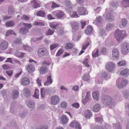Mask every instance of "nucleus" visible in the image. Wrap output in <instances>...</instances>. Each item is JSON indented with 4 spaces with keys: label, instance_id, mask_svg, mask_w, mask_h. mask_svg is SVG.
Here are the masks:
<instances>
[{
    "label": "nucleus",
    "instance_id": "22",
    "mask_svg": "<svg viewBox=\"0 0 129 129\" xmlns=\"http://www.w3.org/2000/svg\"><path fill=\"white\" fill-rule=\"evenodd\" d=\"M101 108V106L99 104H96L93 107L92 111L95 112H98Z\"/></svg>",
    "mask_w": 129,
    "mask_h": 129
},
{
    "label": "nucleus",
    "instance_id": "50",
    "mask_svg": "<svg viewBox=\"0 0 129 129\" xmlns=\"http://www.w3.org/2000/svg\"><path fill=\"white\" fill-rule=\"evenodd\" d=\"M39 91L37 89H36L35 90L34 93V96L37 99H38L39 98Z\"/></svg>",
    "mask_w": 129,
    "mask_h": 129
},
{
    "label": "nucleus",
    "instance_id": "63",
    "mask_svg": "<svg viewBox=\"0 0 129 129\" xmlns=\"http://www.w3.org/2000/svg\"><path fill=\"white\" fill-rule=\"evenodd\" d=\"M72 106L73 107L76 108H78L79 106V104L77 103H74L72 104Z\"/></svg>",
    "mask_w": 129,
    "mask_h": 129
},
{
    "label": "nucleus",
    "instance_id": "20",
    "mask_svg": "<svg viewBox=\"0 0 129 129\" xmlns=\"http://www.w3.org/2000/svg\"><path fill=\"white\" fill-rule=\"evenodd\" d=\"M23 94L27 98L30 95V92L29 89L27 88H24L23 89Z\"/></svg>",
    "mask_w": 129,
    "mask_h": 129
},
{
    "label": "nucleus",
    "instance_id": "14",
    "mask_svg": "<svg viewBox=\"0 0 129 129\" xmlns=\"http://www.w3.org/2000/svg\"><path fill=\"white\" fill-rule=\"evenodd\" d=\"M6 62H9L12 64H19L20 62L17 61L16 59H13V60H12L11 58H9L7 59L6 61Z\"/></svg>",
    "mask_w": 129,
    "mask_h": 129
},
{
    "label": "nucleus",
    "instance_id": "3",
    "mask_svg": "<svg viewBox=\"0 0 129 129\" xmlns=\"http://www.w3.org/2000/svg\"><path fill=\"white\" fill-rule=\"evenodd\" d=\"M118 79L116 82V85L118 88L121 89L125 87L127 85L128 83V80L125 79H123L120 81Z\"/></svg>",
    "mask_w": 129,
    "mask_h": 129
},
{
    "label": "nucleus",
    "instance_id": "42",
    "mask_svg": "<svg viewBox=\"0 0 129 129\" xmlns=\"http://www.w3.org/2000/svg\"><path fill=\"white\" fill-rule=\"evenodd\" d=\"M48 126L46 125L40 126L34 128L33 129H48Z\"/></svg>",
    "mask_w": 129,
    "mask_h": 129
},
{
    "label": "nucleus",
    "instance_id": "33",
    "mask_svg": "<svg viewBox=\"0 0 129 129\" xmlns=\"http://www.w3.org/2000/svg\"><path fill=\"white\" fill-rule=\"evenodd\" d=\"M102 20V18L101 16H99L96 18L95 21V24L97 25L100 24Z\"/></svg>",
    "mask_w": 129,
    "mask_h": 129
},
{
    "label": "nucleus",
    "instance_id": "1",
    "mask_svg": "<svg viewBox=\"0 0 129 129\" xmlns=\"http://www.w3.org/2000/svg\"><path fill=\"white\" fill-rule=\"evenodd\" d=\"M125 31L124 30H120L118 29L115 31L114 34L115 38L119 42H121L125 37Z\"/></svg>",
    "mask_w": 129,
    "mask_h": 129
},
{
    "label": "nucleus",
    "instance_id": "28",
    "mask_svg": "<svg viewBox=\"0 0 129 129\" xmlns=\"http://www.w3.org/2000/svg\"><path fill=\"white\" fill-rule=\"evenodd\" d=\"M27 106L30 108H33L35 106L34 103L32 101H28L26 102Z\"/></svg>",
    "mask_w": 129,
    "mask_h": 129
},
{
    "label": "nucleus",
    "instance_id": "43",
    "mask_svg": "<svg viewBox=\"0 0 129 129\" xmlns=\"http://www.w3.org/2000/svg\"><path fill=\"white\" fill-rule=\"evenodd\" d=\"M65 5L68 8H71V3L69 0H66L65 1Z\"/></svg>",
    "mask_w": 129,
    "mask_h": 129
},
{
    "label": "nucleus",
    "instance_id": "21",
    "mask_svg": "<svg viewBox=\"0 0 129 129\" xmlns=\"http://www.w3.org/2000/svg\"><path fill=\"white\" fill-rule=\"evenodd\" d=\"M31 6L34 8H36L40 7V5L36 0H33L31 2Z\"/></svg>",
    "mask_w": 129,
    "mask_h": 129
},
{
    "label": "nucleus",
    "instance_id": "52",
    "mask_svg": "<svg viewBox=\"0 0 129 129\" xmlns=\"http://www.w3.org/2000/svg\"><path fill=\"white\" fill-rule=\"evenodd\" d=\"M58 25L57 24H50V27L53 29H56L57 28Z\"/></svg>",
    "mask_w": 129,
    "mask_h": 129
},
{
    "label": "nucleus",
    "instance_id": "48",
    "mask_svg": "<svg viewBox=\"0 0 129 129\" xmlns=\"http://www.w3.org/2000/svg\"><path fill=\"white\" fill-rule=\"evenodd\" d=\"M58 45V44H53L50 46L51 50H53L54 48L57 47Z\"/></svg>",
    "mask_w": 129,
    "mask_h": 129
},
{
    "label": "nucleus",
    "instance_id": "27",
    "mask_svg": "<svg viewBox=\"0 0 129 129\" xmlns=\"http://www.w3.org/2000/svg\"><path fill=\"white\" fill-rule=\"evenodd\" d=\"M15 11L14 10L13 7L12 6H10L8 8V13L10 15H12L14 13Z\"/></svg>",
    "mask_w": 129,
    "mask_h": 129
},
{
    "label": "nucleus",
    "instance_id": "45",
    "mask_svg": "<svg viewBox=\"0 0 129 129\" xmlns=\"http://www.w3.org/2000/svg\"><path fill=\"white\" fill-rule=\"evenodd\" d=\"M122 94L124 98H127L129 97V92L126 90L124 91Z\"/></svg>",
    "mask_w": 129,
    "mask_h": 129
},
{
    "label": "nucleus",
    "instance_id": "54",
    "mask_svg": "<svg viewBox=\"0 0 129 129\" xmlns=\"http://www.w3.org/2000/svg\"><path fill=\"white\" fill-rule=\"evenodd\" d=\"M98 52L99 49H97L96 52L95 53H94L93 52L92 53V56L94 57H96L97 56H99V55H98Z\"/></svg>",
    "mask_w": 129,
    "mask_h": 129
},
{
    "label": "nucleus",
    "instance_id": "34",
    "mask_svg": "<svg viewBox=\"0 0 129 129\" xmlns=\"http://www.w3.org/2000/svg\"><path fill=\"white\" fill-rule=\"evenodd\" d=\"M73 47V44L71 43H68L65 45V48L67 49H72Z\"/></svg>",
    "mask_w": 129,
    "mask_h": 129
},
{
    "label": "nucleus",
    "instance_id": "17",
    "mask_svg": "<svg viewBox=\"0 0 129 129\" xmlns=\"http://www.w3.org/2000/svg\"><path fill=\"white\" fill-rule=\"evenodd\" d=\"M22 83L23 85L26 86L28 85L30 83L29 80L28 78L24 77L22 79Z\"/></svg>",
    "mask_w": 129,
    "mask_h": 129
},
{
    "label": "nucleus",
    "instance_id": "30",
    "mask_svg": "<svg viewBox=\"0 0 129 129\" xmlns=\"http://www.w3.org/2000/svg\"><path fill=\"white\" fill-rule=\"evenodd\" d=\"M36 14L37 16L43 17H45L46 15L45 12L42 10L37 12H36Z\"/></svg>",
    "mask_w": 129,
    "mask_h": 129
},
{
    "label": "nucleus",
    "instance_id": "59",
    "mask_svg": "<svg viewBox=\"0 0 129 129\" xmlns=\"http://www.w3.org/2000/svg\"><path fill=\"white\" fill-rule=\"evenodd\" d=\"M21 42V39H20L17 38L14 41V43L17 44H19Z\"/></svg>",
    "mask_w": 129,
    "mask_h": 129
},
{
    "label": "nucleus",
    "instance_id": "56",
    "mask_svg": "<svg viewBox=\"0 0 129 129\" xmlns=\"http://www.w3.org/2000/svg\"><path fill=\"white\" fill-rule=\"evenodd\" d=\"M34 24L37 26H43L44 25L43 23L41 22H35L34 23Z\"/></svg>",
    "mask_w": 129,
    "mask_h": 129
},
{
    "label": "nucleus",
    "instance_id": "10",
    "mask_svg": "<svg viewBox=\"0 0 129 129\" xmlns=\"http://www.w3.org/2000/svg\"><path fill=\"white\" fill-rule=\"evenodd\" d=\"M8 47V42L6 41H4L0 44V49L3 50H6Z\"/></svg>",
    "mask_w": 129,
    "mask_h": 129
},
{
    "label": "nucleus",
    "instance_id": "35",
    "mask_svg": "<svg viewBox=\"0 0 129 129\" xmlns=\"http://www.w3.org/2000/svg\"><path fill=\"white\" fill-rule=\"evenodd\" d=\"M92 26L89 25L87 26V29L85 31V33L87 35H89L92 31Z\"/></svg>",
    "mask_w": 129,
    "mask_h": 129
},
{
    "label": "nucleus",
    "instance_id": "53",
    "mask_svg": "<svg viewBox=\"0 0 129 129\" xmlns=\"http://www.w3.org/2000/svg\"><path fill=\"white\" fill-rule=\"evenodd\" d=\"M113 126L116 129H121V125L120 123L117 124H114Z\"/></svg>",
    "mask_w": 129,
    "mask_h": 129
},
{
    "label": "nucleus",
    "instance_id": "46",
    "mask_svg": "<svg viewBox=\"0 0 129 129\" xmlns=\"http://www.w3.org/2000/svg\"><path fill=\"white\" fill-rule=\"evenodd\" d=\"M111 5L113 8L116 9L118 6V4L117 2H113L110 4Z\"/></svg>",
    "mask_w": 129,
    "mask_h": 129
},
{
    "label": "nucleus",
    "instance_id": "62",
    "mask_svg": "<svg viewBox=\"0 0 129 129\" xmlns=\"http://www.w3.org/2000/svg\"><path fill=\"white\" fill-rule=\"evenodd\" d=\"M67 106V103L65 102H63L61 103V106L62 108H65Z\"/></svg>",
    "mask_w": 129,
    "mask_h": 129
},
{
    "label": "nucleus",
    "instance_id": "26",
    "mask_svg": "<svg viewBox=\"0 0 129 129\" xmlns=\"http://www.w3.org/2000/svg\"><path fill=\"white\" fill-rule=\"evenodd\" d=\"M127 24V21L125 19H123L122 20L121 24L119 25V26L121 28L124 27Z\"/></svg>",
    "mask_w": 129,
    "mask_h": 129
},
{
    "label": "nucleus",
    "instance_id": "55",
    "mask_svg": "<svg viewBox=\"0 0 129 129\" xmlns=\"http://www.w3.org/2000/svg\"><path fill=\"white\" fill-rule=\"evenodd\" d=\"M21 19L25 20H28L30 19V18L29 17L25 15H23L21 17Z\"/></svg>",
    "mask_w": 129,
    "mask_h": 129
},
{
    "label": "nucleus",
    "instance_id": "40",
    "mask_svg": "<svg viewBox=\"0 0 129 129\" xmlns=\"http://www.w3.org/2000/svg\"><path fill=\"white\" fill-rule=\"evenodd\" d=\"M47 91V90L45 88H43L41 89V93L42 97L43 98L44 97Z\"/></svg>",
    "mask_w": 129,
    "mask_h": 129
},
{
    "label": "nucleus",
    "instance_id": "23",
    "mask_svg": "<svg viewBox=\"0 0 129 129\" xmlns=\"http://www.w3.org/2000/svg\"><path fill=\"white\" fill-rule=\"evenodd\" d=\"M61 122L63 124L67 123L68 121V119L66 116L64 115H63L60 118Z\"/></svg>",
    "mask_w": 129,
    "mask_h": 129
},
{
    "label": "nucleus",
    "instance_id": "16",
    "mask_svg": "<svg viewBox=\"0 0 129 129\" xmlns=\"http://www.w3.org/2000/svg\"><path fill=\"white\" fill-rule=\"evenodd\" d=\"M115 65H106V68L109 72H112L114 70Z\"/></svg>",
    "mask_w": 129,
    "mask_h": 129
},
{
    "label": "nucleus",
    "instance_id": "51",
    "mask_svg": "<svg viewBox=\"0 0 129 129\" xmlns=\"http://www.w3.org/2000/svg\"><path fill=\"white\" fill-rule=\"evenodd\" d=\"M105 33V31L104 29H100L99 34L100 36H102Z\"/></svg>",
    "mask_w": 129,
    "mask_h": 129
},
{
    "label": "nucleus",
    "instance_id": "2",
    "mask_svg": "<svg viewBox=\"0 0 129 129\" xmlns=\"http://www.w3.org/2000/svg\"><path fill=\"white\" fill-rule=\"evenodd\" d=\"M116 100V99H112L109 96L106 95L102 97V102L105 105H110L113 104Z\"/></svg>",
    "mask_w": 129,
    "mask_h": 129
},
{
    "label": "nucleus",
    "instance_id": "61",
    "mask_svg": "<svg viewBox=\"0 0 129 129\" xmlns=\"http://www.w3.org/2000/svg\"><path fill=\"white\" fill-rule=\"evenodd\" d=\"M2 68L4 70H7L11 69V67L9 66L8 65H3Z\"/></svg>",
    "mask_w": 129,
    "mask_h": 129
},
{
    "label": "nucleus",
    "instance_id": "47",
    "mask_svg": "<svg viewBox=\"0 0 129 129\" xmlns=\"http://www.w3.org/2000/svg\"><path fill=\"white\" fill-rule=\"evenodd\" d=\"M15 32L12 30H9L7 32L6 34V36H8L9 35L12 34L15 35Z\"/></svg>",
    "mask_w": 129,
    "mask_h": 129
},
{
    "label": "nucleus",
    "instance_id": "18",
    "mask_svg": "<svg viewBox=\"0 0 129 129\" xmlns=\"http://www.w3.org/2000/svg\"><path fill=\"white\" fill-rule=\"evenodd\" d=\"M83 113L85 114V118H89L92 115V113L90 110H88L83 111Z\"/></svg>",
    "mask_w": 129,
    "mask_h": 129
},
{
    "label": "nucleus",
    "instance_id": "13",
    "mask_svg": "<svg viewBox=\"0 0 129 129\" xmlns=\"http://www.w3.org/2000/svg\"><path fill=\"white\" fill-rule=\"evenodd\" d=\"M70 126L72 127H74L76 129H81V128L79 124L76 122H72Z\"/></svg>",
    "mask_w": 129,
    "mask_h": 129
},
{
    "label": "nucleus",
    "instance_id": "19",
    "mask_svg": "<svg viewBox=\"0 0 129 129\" xmlns=\"http://www.w3.org/2000/svg\"><path fill=\"white\" fill-rule=\"evenodd\" d=\"M120 74L121 75L125 77H127L129 74V70L128 69H125L121 72Z\"/></svg>",
    "mask_w": 129,
    "mask_h": 129
},
{
    "label": "nucleus",
    "instance_id": "15",
    "mask_svg": "<svg viewBox=\"0 0 129 129\" xmlns=\"http://www.w3.org/2000/svg\"><path fill=\"white\" fill-rule=\"evenodd\" d=\"M20 33V34L25 35L28 33L29 31L28 29L25 27H23L21 28L19 30Z\"/></svg>",
    "mask_w": 129,
    "mask_h": 129
},
{
    "label": "nucleus",
    "instance_id": "49",
    "mask_svg": "<svg viewBox=\"0 0 129 129\" xmlns=\"http://www.w3.org/2000/svg\"><path fill=\"white\" fill-rule=\"evenodd\" d=\"M23 24L25 27H26V28H27L28 30V29H30V28L32 27V25L30 24H28L23 23Z\"/></svg>",
    "mask_w": 129,
    "mask_h": 129
},
{
    "label": "nucleus",
    "instance_id": "12",
    "mask_svg": "<svg viewBox=\"0 0 129 129\" xmlns=\"http://www.w3.org/2000/svg\"><path fill=\"white\" fill-rule=\"evenodd\" d=\"M53 82V80L51 79V76L49 75L47 76V80L44 83V85L45 86H48L51 84Z\"/></svg>",
    "mask_w": 129,
    "mask_h": 129
},
{
    "label": "nucleus",
    "instance_id": "5",
    "mask_svg": "<svg viewBox=\"0 0 129 129\" xmlns=\"http://www.w3.org/2000/svg\"><path fill=\"white\" fill-rule=\"evenodd\" d=\"M38 52V56L41 57L47 56L49 54L47 50L45 48L39 49Z\"/></svg>",
    "mask_w": 129,
    "mask_h": 129
},
{
    "label": "nucleus",
    "instance_id": "32",
    "mask_svg": "<svg viewBox=\"0 0 129 129\" xmlns=\"http://www.w3.org/2000/svg\"><path fill=\"white\" fill-rule=\"evenodd\" d=\"M122 5L124 7L129 6V0H124L122 2Z\"/></svg>",
    "mask_w": 129,
    "mask_h": 129
},
{
    "label": "nucleus",
    "instance_id": "11",
    "mask_svg": "<svg viewBox=\"0 0 129 129\" xmlns=\"http://www.w3.org/2000/svg\"><path fill=\"white\" fill-rule=\"evenodd\" d=\"M48 70V67L45 66L41 67L39 71L40 73L41 74L47 73Z\"/></svg>",
    "mask_w": 129,
    "mask_h": 129
},
{
    "label": "nucleus",
    "instance_id": "4",
    "mask_svg": "<svg viewBox=\"0 0 129 129\" xmlns=\"http://www.w3.org/2000/svg\"><path fill=\"white\" fill-rule=\"evenodd\" d=\"M121 51L123 54H126L129 52V44L127 43H123L121 45Z\"/></svg>",
    "mask_w": 129,
    "mask_h": 129
},
{
    "label": "nucleus",
    "instance_id": "37",
    "mask_svg": "<svg viewBox=\"0 0 129 129\" xmlns=\"http://www.w3.org/2000/svg\"><path fill=\"white\" fill-rule=\"evenodd\" d=\"M54 32V30L51 29L49 28L45 33V34L47 36L51 35L53 34Z\"/></svg>",
    "mask_w": 129,
    "mask_h": 129
},
{
    "label": "nucleus",
    "instance_id": "60",
    "mask_svg": "<svg viewBox=\"0 0 129 129\" xmlns=\"http://www.w3.org/2000/svg\"><path fill=\"white\" fill-rule=\"evenodd\" d=\"M63 51L62 49H60L58 51L56 55V56H59L63 52Z\"/></svg>",
    "mask_w": 129,
    "mask_h": 129
},
{
    "label": "nucleus",
    "instance_id": "8",
    "mask_svg": "<svg viewBox=\"0 0 129 129\" xmlns=\"http://www.w3.org/2000/svg\"><path fill=\"white\" fill-rule=\"evenodd\" d=\"M112 57L113 59H118L119 56V52L117 49H114L112 50Z\"/></svg>",
    "mask_w": 129,
    "mask_h": 129
},
{
    "label": "nucleus",
    "instance_id": "41",
    "mask_svg": "<svg viewBox=\"0 0 129 129\" xmlns=\"http://www.w3.org/2000/svg\"><path fill=\"white\" fill-rule=\"evenodd\" d=\"M14 24V22L12 20L9 21L6 24V26L8 27L13 26Z\"/></svg>",
    "mask_w": 129,
    "mask_h": 129
},
{
    "label": "nucleus",
    "instance_id": "6",
    "mask_svg": "<svg viewBox=\"0 0 129 129\" xmlns=\"http://www.w3.org/2000/svg\"><path fill=\"white\" fill-rule=\"evenodd\" d=\"M50 101L52 104L56 105L59 102L60 99L58 95H54L51 97Z\"/></svg>",
    "mask_w": 129,
    "mask_h": 129
},
{
    "label": "nucleus",
    "instance_id": "7",
    "mask_svg": "<svg viewBox=\"0 0 129 129\" xmlns=\"http://www.w3.org/2000/svg\"><path fill=\"white\" fill-rule=\"evenodd\" d=\"M77 12L80 15H84L88 14V12L86 9L83 7H78L77 8Z\"/></svg>",
    "mask_w": 129,
    "mask_h": 129
},
{
    "label": "nucleus",
    "instance_id": "38",
    "mask_svg": "<svg viewBox=\"0 0 129 129\" xmlns=\"http://www.w3.org/2000/svg\"><path fill=\"white\" fill-rule=\"evenodd\" d=\"M83 80L88 82L90 81V76L88 73L86 74L82 78Z\"/></svg>",
    "mask_w": 129,
    "mask_h": 129
},
{
    "label": "nucleus",
    "instance_id": "29",
    "mask_svg": "<svg viewBox=\"0 0 129 129\" xmlns=\"http://www.w3.org/2000/svg\"><path fill=\"white\" fill-rule=\"evenodd\" d=\"M92 96L94 100H98L99 96V93L98 92L96 91L93 92L92 94Z\"/></svg>",
    "mask_w": 129,
    "mask_h": 129
},
{
    "label": "nucleus",
    "instance_id": "64",
    "mask_svg": "<svg viewBox=\"0 0 129 129\" xmlns=\"http://www.w3.org/2000/svg\"><path fill=\"white\" fill-rule=\"evenodd\" d=\"M59 6V5L55 3L54 2H53L52 4L51 7L52 8H55L58 7Z\"/></svg>",
    "mask_w": 129,
    "mask_h": 129
},
{
    "label": "nucleus",
    "instance_id": "44",
    "mask_svg": "<svg viewBox=\"0 0 129 129\" xmlns=\"http://www.w3.org/2000/svg\"><path fill=\"white\" fill-rule=\"evenodd\" d=\"M114 26L113 24H109L106 26V29L107 30H110Z\"/></svg>",
    "mask_w": 129,
    "mask_h": 129
},
{
    "label": "nucleus",
    "instance_id": "39",
    "mask_svg": "<svg viewBox=\"0 0 129 129\" xmlns=\"http://www.w3.org/2000/svg\"><path fill=\"white\" fill-rule=\"evenodd\" d=\"M106 20H107L109 21H112L113 18V17L111 15L110 13H108L106 15Z\"/></svg>",
    "mask_w": 129,
    "mask_h": 129
},
{
    "label": "nucleus",
    "instance_id": "25",
    "mask_svg": "<svg viewBox=\"0 0 129 129\" xmlns=\"http://www.w3.org/2000/svg\"><path fill=\"white\" fill-rule=\"evenodd\" d=\"M19 95V93L17 90H15L12 92V97L13 99H16Z\"/></svg>",
    "mask_w": 129,
    "mask_h": 129
},
{
    "label": "nucleus",
    "instance_id": "9",
    "mask_svg": "<svg viewBox=\"0 0 129 129\" xmlns=\"http://www.w3.org/2000/svg\"><path fill=\"white\" fill-rule=\"evenodd\" d=\"M71 25L72 29V32H74L78 30L79 28V25L78 23L75 21L72 22Z\"/></svg>",
    "mask_w": 129,
    "mask_h": 129
},
{
    "label": "nucleus",
    "instance_id": "24",
    "mask_svg": "<svg viewBox=\"0 0 129 129\" xmlns=\"http://www.w3.org/2000/svg\"><path fill=\"white\" fill-rule=\"evenodd\" d=\"M64 13L62 12H57L55 14L56 17L57 19H61L64 15Z\"/></svg>",
    "mask_w": 129,
    "mask_h": 129
},
{
    "label": "nucleus",
    "instance_id": "36",
    "mask_svg": "<svg viewBox=\"0 0 129 129\" xmlns=\"http://www.w3.org/2000/svg\"><path fill=\"white\" fill-rule=\"evenodd\" d=\"M101 77L102 78H105L106 80L109 79L111 77L110 76H108L106 73L105 72L102 73L101 74Z\"/></svg>",
    "mask_w": 129,
    "mask_h": 129
},
{
    "label": "nucleus",
    "instance_id": "58",
    "mask_svg": "<svg viewBox=\"0 0 129 129\" xmlns=\"http://www.w3.org/2000/svg\"><path fill=\"white\" fill-rule=\"evenodd\" d=\"M103 121V118L102 117L96 118L95 119V121L96 122H101Z\"/></svg>",
    "mask_w": 129,
    "mask_h": 129
},
{
    "label": "nucleus",
    "instance_id": "57",
    "mask_svg": "<svg viewBox=\"0 0 129 129\" xmlns=\"http://www.w3.org/2000/svg\"><path fill=\"white\" fill-rule=\"evenodd\" d=\"M106 49L105 48H102L100 51V53L101 54H105L106 52Z\"/></svg>",
    "mask_w": 129,
    "mask_h": 129
},
{
    "label": "nucleus",
    "instance_id": "31",
    "mask_svg": "<svg viewBox=\"0 0 129 129\" xmlns=\"http://www.w3.org/2000/svg\"><path fill=\"white\" fill-rule=\"evenodd\" d=\"M27 69L29 73L33 72L35 71V68L32 65H29L27 66Z\"/></svg>",
    "mask_w": 129,
    "mask_h": 129
}]
</instances>
